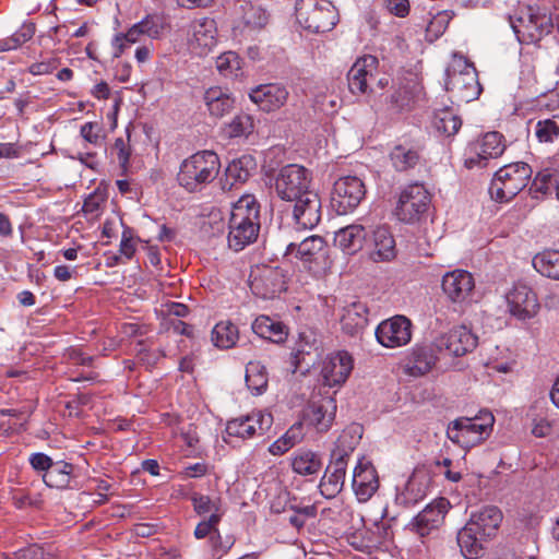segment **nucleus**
<instances>
[{
  "label": "nucleus",
  "mask_w": 559,
  "mask_h": 559,
  "mask_svg": "<svg viewBox=\"0 0 559 559\" xmlns=\"http://www.w3.org/2000/svg\"><path fill=\"white\" fill-rule=\"evenodd\" d=\"M273 418L269 413L253 412L247 416L231 419L227 423L228 437L249 439L255 435H262L272 425Z\"/></svg>",
  "instance_id": "4468645a"
},
{
  "label": "nucleus",
  "mask_w": 559,
  "mask_h": 559,
  "mask_svg": "<svg viewBox=\"0 0 559 559\" xmlns=\"http://www.w3.org/2000/svg\"><path fill=\"white\" fill-rule=\"evenodd\" d=\"M35 34V25L33 23L23 24L11 36L0 39V51L13 50L28 41Z\"/></svg>",
  "instance_id": "8fccbe9b"
},
{
  "label": "nucleus",
  "mask_w": 559,
  "mask_h": 559,
  "mask_svg": "<svg viewBox=\"0 0 559 559\" xmlns=\"http://www.w3.org/2000/svg\"><path fill=\"white\" fill-rule=\"evenodd\" d=\"M119 252L127 260H130L135 252V243L130 229H126L122 233Z\"/></svg>",
  "instance_id": "338daca9"
},
{
  "label": "nucleus",
  "mask_w": 559,
  "mask_h": 559,
  "mask_svg": "<svg viewBox=\"0 0 559 559\" xmlns=\"http://www.w3.org/2000/svg\"><path fill=\"white\" fill-rule=\"evenodd\" d=\"M457 545L466 559H478L484 556L487 538L476 533L473 527L465 524L457 533Z\"/></svg>",
  "instance_id": "473e14b6"
},
{
  "label": "nucleus",
  "mask_w": 559,
  "mask_h": 559,
  "mask_svg": "<svg viewBox=\"0 0 559 559\" xmlns=\"http://www.w3.org/2000/svg\"><path fill=\"white\" fill-rule=\"evenodd\" d=\"M295 250L296 257L306 263L326 264V242L320 236H310L299 245L290 242L286 248V254H292Z\"/></svg>",
  "instance_id": "4be33fe9"
},
{
  "label": "nucleus",
  "mask_w": 559,
  "mask_h": 559,
  "mask_svg": "<svg viewBox=\"0 0 559 559\" xmlns=\"http://www.w3.org/2000/svg\"><path fill=\"white\" fill-rule=\"evenodd\" d=\"M368 323V308L361 301H354L343 308L341 316L342 330L355 336L362 332Z\"/></svg>",
  "instance_id": "2f4dec72"
},
{
  "label": "nucleus",
  "mask_w": 559,
  "mask_h": 559,
  "mask_svg": "<svg viewBox=\"0 0 559 559\" xmlns=\"http://www.w3.org/2000/svg\"><path fill=\"white\" fill-rule=\"evenodd\" d=\"M507 302L510 313L520 320L533 318L539 309L536 294L525 284L514 285Z\"/></svg>",
  "instance_id": "2eb2a0df"
},
{
  "label": "nucleus",
  "mask_w": 559,
  "mask_h": 559,
  "mask_svg": "<svg viewBox=\"0 0 559 559\" xmlns=\"http://www.w3.org/2000/svg\"><path fill=\"white\" fill-rule=\"evenodd\" d=\"M449 501L440 498L428 504L421 512L414 518L411 525L413 530L420 536H427L432 530L437 528L444 520V515L449 510Z\"/></svg>",
  "instance_id": "412c9836"
},
{
  "label": "nucleus",
  "mask_w": 559,
  "mask_h": 559,
  "mask_svg": "<svg viewBox=\"0 0 559 559\" xmlns=\"http://www.w3.org/2000/svg\"><path fill=\"white\" fill-rule=\"evenodd\" d=\"M139 27L142 29L143 35L155 39L162 36L164 23L158 15H147L139 22Z\"/></svg>",
  "instance_id": "6e6d98bb"
},
{
  "label": "nucleus",
  "mask_w": 559,
  "mask_h": 559,
  "mask_svg": "<svg viewBox=\"0 0 559 559\" xmlns=\"http://www.w3.org/2000/svg\"><path fill=\"white\" fill-rule=\"evenodd\" d=\"M532 263L543 276L559 281V250H544L533 258Z\"/></svg>",
  "instance_id": "79ce46f5"
},
{
  "label": "nucleus",
  "mask_w": 559,
  "mask_h": 559,
  "mask_svg": "<svg viewBox=\"0 0 559 559\" xmlns=\"http://www.w3.org/2000/svg\"><path fill=\"white\" fill-rule=\"evenodd\" d=\"M437 356L430 345L416 344L404 359L405 373L419 377L429 372L436 365Z\"/></svg>",
  "instance_id": "b1692460"
},
{
  "label": "nucleus",
  "mask_w": 559,
  "mask_h": 559,
  "mask_svg": "<svg viewBox=\"0 0 559 559\" xmlns=\"http://www.w3.org/2000/svg\"><path fill=\"white\" fill-rule=\"evenodd\" d=\"M429 480L430 478L426 472H414L404 485L403 490L396 496L399 503L409 507L421 501L427 495Z\"/></svg>",
  "instance_id": "c756f323"
},
{
  "label": "nucleus",
  "mask_w": 559,
  "mask_h": 559,
  "mask_svg": "<svg viewBox=\"0 0 559 559\" xmlns=\"http://www.w3.org/2000/svg\"><path fill=\"white\" fill-rule=\"evenodd\" d=\"M221 160L214 151H200L183 159L177 181L188 192H200L218 175Z\"/></svg>",
  "instance_id": "7ed1b4c3"
},
{
  "label": "nucleus",
  "mask_w": 559,
  "mask_h": 559,
  "mask_svg": "<svg viewBox=\"0 0 559 559\" xmlns=\"http://www.w3.org/2000/svg\"><path fill=\"white\" fill-rule=\"evenodd\" d=\"M495 417L488 411H480L474 417H460L447 428L448 438L464 449L473 448L486 440L493 427Z\"/></svg>",
  "instance_id": "39448f33"
},
{
  "label": "nucleus",
  "mask_w": 559,
  "mask_h": 559,
  "mask_svg": "<svg viewBox=\"0 0 559 559\" xmlns=\"http://www.w3.org/2000/svg\"><path fill=\"white\" fill-rule=\"evenodd\" d=\"M535 135L540 143H554L559 138V123L556 117L538 120Z\"/></svg>",
  "instance_id": "3c124183"
},
{
  "label": "nucleus",
  "mask_w": 559,
  "mask_h": 559,
  "mask_svg": "<svg viewBox=\"0 0 559 559\" xmlns=\"http://www.w3.org/2000/svg\"><path fill=\"white\" fill-rule=\"evenodd\" d=\"M366 195V187L357 176L341 177L334 182L331 204L340 215L356 209Z\"/></svg>",
  "instance_id": "1a4fd4ad"
},
{
  "label": "nucleus",
  "mask_w": 559,
  "mask_h": 559,
  "mask_svg": "<svg viewBox=\"0 0 559 559\" xmlns=\"http://www.w3.org/2000/svg\"><path fill=\"white\" fill-rule=\"evenodd\" d=\"M216 68L224 76H237L240 70V59L234 51L224 52L217 57Z\"/></svg>",
  "instance_id": "864d4df0"
},
{
  "label": "nucleus",
  "mask_w": 559,
  "mask_h": 559,
  "mask_svg": "<svg viewBox=\"0 0 559 559\" xmlns=\"http://www.w3.org/2000/svg\"><path fill=\"white\" fill-rule=\"evenodd\" d=\"M395 239L385 226H379L372 234V248L369 257L373 262H390L396 257Z\"/></svg>",
  "instance_id": "c85d7f7f"
},
{
  "label": "nucleus",
  "mask_w": 559,
  "mask_h": 559,
  "mask_svg": "<svg viewBox=\"0 0 559 559\" xmlns=\"http://www.w3.org/2000/svg\"><path fill=\"white\" fill-rule=\"evenodd\" d=\"M335 412V400L331 396H326L309 404L306 411V418L317 431L325 432L331 428L334 421Z\"/></svg>",
  "instance_id": "a878e982"
},
{
  "label": "nucleus",
  "mask_w": 559,
  "mask_h": 559,
  "mask_svg": "<svg viewBox=\"0 0 559 559\" xmlns=\"http://www.w3.org/2000/svg\"><path fill=\"white\" fill-rule=\"evenodd\" d=\"M304 438V427L301 423H295L281 438L275 440L269 448L273 455H283Z\"/></svg>",
  "instance_id": "a18cd8bd"
},
{
  "label": "nucleus",
  "mask_w": 559,
  "mask_h": 559,
  "mask_svg": "<svg viewBox=\"0 0 559 559\" xmlns=\"http://www.w3.org/2000/svg\"><path fill=\"white\" fill-rule=\"evenodd\" d=\"M266 369L259 361H250L246 368V383L253 394H262L267 386Z\"/></svg>",
  "instance_id": "de8ad7c7"
},
{
  "label": "nucleus",
  "mask_w": 559,
  "mask_h": 559,
  "mask_svg": "<svg viewBox=\"0 0 559 559\" xmlns=\"http://www.w3.org/2000/svg\"><path fill=\"white\" fill-rule=\"evenodd\" d=\"M477 344L478 337L464 325L455 326L435 340V345L439 350H445L454 357L464 356L474 350Z\"/></svg>",
  "instance_id": "ddd939ff"
},
{
  "label": "nucleus",
  "mask_w": 559,
  "mask_h": 559,
  "mask_svg": "<svg viewBox=\"0 0 559 559\" xmlns=\"http://www.w3.org/2000/svg\"><path fill=\"white\" fill-rule=\"evenodd\" d=\"M238 338V328L230 321H221L212 330V342L218 348H231L236 345Z\"/></svg>",
  "instance_id": "37998d69"
},
{
  "label": "nucleus",
  "mask_w": 559,
  "mask_h": 559,
  "mask_svg": "<svg viewBox=\"0 0 559 559\" xmlns=\"http://www.w3.org/2000/svg\"><path fill=\"white\" fill-rule=\"evenodd\" d=\"M298 23L312 33H325L333 29L338 13L328 0H300L296 5Z\"/></svg>",
  "instance_id": "0eeeda50"
},
{
  "label": "nucleus",
  "mask_w": 559,
  "mask_h": 559,
  "mask_svg": "<svg viewBox=\"0 0 559 559\" xmlns=\"http://www.w3.org/2000/svg\"><path fill=\"white\" fill-rule=\"evenodd\" d=\"M474 287V277L465 270L448 272L442 278V290L452 302L462 304L467 300Z\"/></svg>",
  "instance_id": "6ab92c4d"
},
{
  "label": "nucleus",
  "mask_w": 559,
  "mask_h": 559,
  "mask_svg": "<svg viewBox=\"0 0 559 559\" xmlns=\"http://www.w3.org/2000/svg\"><path fill=\"white\" fill-rule=\"evenodd\" d=\"M191 502L193 506V510L198 515L219 512L218 504L206 495L194 492L191 496Z\"/></svg>",
  "instance_id": "4d7b16f0"
},
{
  "label": "nucleus",
  "mask_w": 559,
  "mask_h": 559,
  "mask_svg": "<svg viewBox=\"0 0 559 559\" xmlns=\"http://www.w3.org/2000/svg\"><path fill=\"white\" fill-rule=\"evenodd\" d=\"M222 520L221 512L212 513L207 519L199 522L194 528L193 535L197 539H203L205 537H210L211 534L216 531L219 522Z\"/></svg>",
  "instance_id": "5fc2aeb1"
},
{
  "label": "nucleus",
  "mask_w": 559,
  "mask_h": 559,
  "mask_svg": "<svg viewBox=\"0 0 559 559\" xmlns=\"http://www.w3.org/2000/svg\"><path fill=\"white\" fill-rule=\"evenodd\" d=\"M253 129L254 123L252 117L241 112L236 115L229 123L225 124L224 133L227 138L234 139L248 136L253 132Z\"/></svg>",
  "instance_id": "09e8293b"
},
{
  "label": "nucleus",
  "mask_w": 559,
  "mask_h": 559,
  "mask_svg": "<svg viewBox=\"0 0 559 559\" xmlns=\"http://www.w3.org/2000/svg\"><path fill=\"white\" fill-rule=\"evenodd\" d=\"M366 236L367 233L362 225L352 224L335 231L334 245L343 253L353 255L362 249Z\"/></svg>",
  "instance_id": "cd10ccee"
},
{
  "label": "nucleus",
  "mask_w": 559,
  "mask_h": 559,
  "mask_svg": "<svg viewBox=\"0 0 559 559\" xmlns=\"http://www.w3.org/2000/svg\"><path fill=\"white\" fill-rule=\"evenodd\" d=\"M311 185V171L297 164L282 167L274 182L276 195L283 201L294 203L293 219L304 229L314 228L322 215L321 199Z\"/></svg>",
  "instance_id": "f257e3e1"
},
{
  "label": "nucleus",
  "mask_w": 559,
  "mask_h": 559,
  "mask_svg": "<svg viewBox=\"0 0 559 559\" xmlns=\"http://www.w3.org/2000/svg\"><path fill=\"white\" fill-rule=\"evenodd\" d=\"M452 15L448 11L437 13L427 26V32L432 33L436 37L443 34L447 29Z\"/></svg>",
  "instance_id": "052dcab7"
},
{
  "label": "nucleus",
  "mask_w": 559,
  "mask_h": 559,
  "mask_svg": "<svg viewBox=\"0 0 559 559\" xmlns=\"http://www.w3.org/2000/svg\"><path fill=\"white\" fill-rule=\"evenodd\" d=\"M320 346L319 333L312 328H302L298 333V340L295 345V356L297 359H304L305 355L317 353Z\"/></svg>",
  "instance_id": "49530a36"
},
{
  "label": "nucleus",
  "mask_w": 559,
  "mask_h": 559,
  "mask_svg": "<svg viewBox=\"0 0 559 559\" xmlns=\"http://www.w3.org/2000/svg\"><path fill=\"white\" fill-rule=\"evenodd\" d=\"M504 150L503 135L497 131L488 132L480 140L469 144L465 166L469 169L485 167L488 159L498 158Z\"/></svg>",
  "instance_id": "9b49d317"
},
{
  "label": "nucleus",
  "mask_w": 559,
  "mask_h": 559,
  "mask_svg": "<svg viewBox=\"0 0 559 559\" xmlns=\"http://www.w3.org/2000/svg\"><path fill=\"white\" fill-rule=\"evenodd\" d=\"M80 133L86 142L95 146H103L105 136L102 134V127L97 122L84 123Z\"/></svg>",
  "instance_id": "13d9d810"
},
{
  "label": "nucleus",
  "mask_w": 559,
  "mask_h": 559,
  "mask_svg": "<svg viewBox=\"0 0 559 559\" xmlns=\"http://www.w3.org/2000/svg\"><path fill=\"white\" fill-rule=\"evenodd\" d=\"M251 328L257 335L273 343H283L288 336L287 326L269 316H259Z\"/></svg>",
  "instance_id": "c9c22d12"
},
{
  "label": "nucleus",
  "mask_w": 559,
  "mask_h": 559,
  "mask_svg": "<svg viewBox=\"0 0 559 559\" xmlns=\"http://www.w3.org/2000/svg\"><path fill=\"white\" fill-rule=\"evenodd\" d=\"M390 158L393 164V167L397 171H406L418 165L421 157L418 150L414 147H408L406 145H396L392 150Z\"/></svg>",
  "instance_id": "c03bdc74"
},
{
  "label": "nucleus",
  "mask_w": 559,
  "mask_h": 559,
  "mask_svg": "<svg viewBox=\"0 0 559 559\" xmlns=\"http://www.w3.org/2000/svg\"><path fill=\"white\" fill-rule=\"evenodd\" d=\"M255 167V159L251 155L233 159L225 169V178L222 179L223 190H231L236 185L246 182Z\"/></svg>",
  "instance_id": "7c9ffc66"
},
{
  "label": "nucleus",
  "mask_w": 559,
  "mask_h": 559,
  "mask_svg": "<svg viewBox=\"0 0 559 559\" xmlns=\"http://www.w3.org/2000/svg\"><path fill=\"white\" fill-rule=\"evenodd\" d=\"M16 559H58L57 556L47 551L44 547L32 545L15 552Z\"/></svg>",
  "instance_id": "bf43d9fd"
},
{
  "label": "nucleus",
  "mask_w": 559,
  "mask_h": 559,
  "mask_svg": "<svg viewBox=\"0 0 559 559\" xmlns=\"http://www.w3.org/2000/svg\"><path fill=\"white\" fill-rule=\"evenodd\" d=\"M241 21L249 31H261L270 22V13L259 4L246 2L241 4Z\"/></svg>",
  "instance_id": "a19ab883"
},
{
  "label": "nucleus",
  "mask_w": 559,
  "mask_h": 559,
  "mask_svg": "<svg viewBox=\"0 0 559 559\" xmlns=\"http://www.w3.org/2000/svg\"><path fill=\"white\" fill-rule=\"evenodd\" d=\"M377 341L384 347H401L411 342L412 322L404 316L382 321L376 329Z\"/></svg>",
  "instance_id": "f8f14e48"
},
{
  "label": "nucleus",
  "mask_w": 559,
  "mask_h": 559,
  "mask_svg": "<svg viewBox=\"0 0 559 559\" xmlns=\"http://www.w3.org/2000/svg\"><path fill=\"white\" fill-rule=\"evenodd\" d=\"M112 150L117 154L118 163L123 171L128 170L131 156V146L122 138L116 139Z\"/></svg>",
  "instance_id": "680f3d73"
},
{
  "label": "nucleus",
  "mask_w": 559,
  "mask_h": 559,
  "mask_svg": "<svg viewBox=\"0 0 559 559\" xmlns=\"http://www.w3.org/2000/svg\"><path fill=\"white\" fill-rule=\"evenodd\" d=\"M73 476V464L66 461H56L47 471V474H43V481L50 488L67 489L70 487Z\"/></svg>",
  "instance_id": "4c0bfd02"
},
{
  "label": "nucleus",
  "mask_w": 559,
  "mask_h": 559,
  "mask_svg": "<svg viewBox=\"0 0 559 559\" xmlns=\"http://www.w3.org/2000/svg\"><path fill=\"white\" fill-rule=\"evenodd\" d=\"M353 358L347 352H338L329 356L322 366L321 379L325 386H341L353 370Z\"/></svg>",
  "instance_id": "dca6fc26"
},
{
  "label": "nucleus",
  "mask_w": 559,
  "mask_h": 559,
  "mask_svg": "<svg viewBox=\"0 0 559 559\" xmlns=\"http://www.w3.org/2000/svg\"><path fill=\"white\" fill-rule=\"evenodd\" d=\"M511 26L522 43H536L549 32V19L528 12L511 20Z\"/></svg>",
  "instance_id": "aec40b11"
},
{
  "label": "nucleus",
  "mask_w": 559,
  "mask_h": 559,
  "mask_svg": "<svg viewBox=\"0 0 559 559\" xmlns=\"http://www.w3.org/2000/svg\"><path fill=\"white\" fill-rule=\"evenodd\" d=\"M430 202V193L423 185H409L400 194L395 214L401 222L407 224L419 222L426 215Z\"/></svg>",
  "instance_id": "6e6552de"
},
{
  "label": "nucleus",
  "mask_w": 559,
  "mask_h": 559,
  "mask_svg": "<svg viewBox=\"0 0 559 559\" xmlns=\"http://www.w3.org/2000/svg\"><path fill=\"white\" fill-rule=\"evenodd\" d=\"M356 445V441L347 431L337 438L331 453V461L321 478L319 488L328 499L338 495L345 483L347 462Z\"/></svg>",
  "instance_id": "20e7f679"
},
{
  "label": "nucleus",
  "mask_w": 559,
  "mask_h": 559,
  "mask_svg": "<svg viewBox=\"0 0 559 559\" xmlns=\"http://www.w3.org/2000/svg\"><path fill=\"white\" fill-rule=\"evenodd\" d=\"M386 10L399 17H405L409 13L408 0H383Z\"/></svg>",
  "instance_id": "69168bd1"
},
{
  "label": "nucleus",
  "mask_w": 559,
  "mask_h": 559,
  "mask_svg": "<svg viewBox=\"0 0 559 559\" xmlns=\"http://www.w3.org/2000/svg\"><path fill=\"white\" fill-rule=\"evenodd\" d=\"M379 479L376 468L369 462H359L354 468L353 489L360 502L368 501L378 490Z\"/></svg>",
  "instance_id": "5701e85b"
},
{
  "label": "nucleus",
  "mask_w": 559,
  "mask_h": 559,
  "mask_svg": "<svg viewBox=\"0 0 559 559\" xmlns=\"http://www.w3.org/2000/svg\"><path fill=\"white\" fill-rule=\"evenodd\" d=\"M559 182L558 171L554 168H544L538 171L532 182L531 190L545 194L549 187Z\"/></svg>",
  "instance_id": "603ef678"
},
{
  "label": "nucleus",
  "mask_w": 559,
  "mask_h": 559,
  "mask_svg": "<svg viewBox=\"0 0 559 559\" xmlns=\"http://www.w3.org/2000/svg\"><path fill=\"white\" fill-rule=\"evenodd\" d=\"M203 100L212 117L222 118L233 108L235 100L227 90L219 86H212L204 93Z\"/></svg>",
  "instance_id": "f704fd0d"
},
{
  "label": "nucleus",
  "mask_w": 559,
  "mask_h": 559,
  "mask_svg": "<svg viewBox=\"0 0 559 559\" xmlns=\"http://www.w3.org/2000/svg\"><path fill=\"white\" fill-rule=\"evenodd\" d=\"M207 472H209L207 464H205L204 462H200V463H195V464L187 466L183 471V474L187 477L199 478V477L206 475Z\"/></svg>",
  "instance_id": "774afa93"
},
{
  "label": "nucleus",
  "mask_w": 559,
  "mask_h": 559,
  "mask_svg": "<svg viewBox=\"0 0 559 559\" xmlns=\"http://www.w3.org/2000/svg\"><path fill=\"white\" fill-rule=\"evenodd\" d=\"M190 44L198 53H207L217 43L216 23L213 19L202 17L192 22Z\"/></svg>",
  "instance_id": "bb28decb"
},
{
  "label": "nucleus",
  "mask_w": 559,
  "mask_h": 559,
  "mask_svg": "<svg viewBox=\"0 0 559 559\" xmlns=\"http://www.w3.org/2000/svg\"><path fill=\"white\" fill-rule=\"evenodd\" d=\"M502 519V512L498 507L487 506L474 512L466 524L489 540L496 536Z\"/></svg>",
  "instance_id": "393cba45"
},
{
  "label": "nucleus",
  "mask_w": 559,
  "mask_h": 559,
  "mask_svg": "<svg viewBox=\"0 0 559 559\" xmlns=\"http://www.w3.org/2000/svg\"><path fill=\"white\" fill-rule=\"evenodd\" d=\"M28 462L34 471L47 474V471H49L50 466L55 461L49 455L41 452H37L31 454Z\"/></svg>",
  "instance_id": "e2e57ef3"
},
{
  "label": "nucleus",
  "mask_w": 559,
  "mask_h": 559,
  "mask_svg": "<svg viewBox=\"0 0 559 559\" xmlns=\"http://www.w3.org/2000/svg\"><path fill=\"white\" fill-rule=\"evenodd\" d=\"M251 289L263 299L274 298L284 289L281 273L272 269L264 270L261 275L253 278Z\"/></svg>",
  "instance_id": "72a5a7b5"
},
{
  "label": "nucleus",
  "mask_w": 559,
  "mask_h": 559,
  "mask_svg": "<svg viewBox=\"0 0 559 559\" xmlns=\"http://www.w3.org/2000/svg\"><path fill=\"white\" fill-rule=\"evenodd\" d=\"M228 228V246L235 251L257 240L260 231V204L253 195H242L234 204Z\"/></svg>",
  "instance_id": "f03ea898"
},
{
  "label": "nucleus",
  "mask_w": 559,
  "mask_h": 559,
  "mask_svg": "<svg viewBox=\"0 0 559 559\" xmlns=\"http://www.w3.org/2000/svg\"><path fill=\"white\" fill-rule=\"evenodd\" d=\"M378 66L377 57L371 55L357 59L347 73L349 91L355 95L368 93L369 84L374 79Z\"/></svg>",
  "instance_id": "f3484780"
},
{
  "label": "nucleus",
  "mask_w": 559,
  "mask_h": 559,
  "mask_svg": "<svg viewBox=\"0 0 559 559\" xmlns=\"http://www.w3.org/2000/svg\"><path fill=\"white\" fill-rule=\"evenodd\" d=\"M447 91L451 92L461 102L469 103L479 97L481 86L475 68L465 63L462 70L454 67L447 70Z\"/></svg>",
  "instance_id": "9d476101"
},
{
  "label": "nucleus",
  "mask_w": 559,
  "mask_h": 559,
  "mask_svg": "<svg viewBox=\"0 0 559 559\" xmlns=\"http://www.w3.org/2000/svg\"><path fill=\"white\" fill-rule=\"evenodd\" d=\"M288 96V90L277 83L261 84L249 93L251 102L265 112L282 108L287 103Z\"/></svg>",
  "instance_id": "a211bd4d"
},
{
  "label": "nucleus",
  "mask_w": 559,
  "mask_h": 559,
  "mask_svg": "<svg viewBox=\"0 0 559 559\" xmlns=\"http://www.w3.org/2000/svg\"><path fill=\"white\" fill-rule=\"evenodd\" d=\"M321 467V457L310 450H298L292 459L293 471L302 476L317 474Z\"/></svg>",
  "instance_id": "ea45409f"
},
{
  "label": "nucleus",
  "mask_w": 559,
  "mask_h": 559,
  "mask_svg": "<svg viewBox=\"0 0 559 559\" xmlns=\"http://www.w3.org/2000/svg\"><path fill=\"white\" fill-rule=\"evenodd\" d=\"M432 126L436 131L448 138L453 136L462 127V119L451 107L435 110Z\"/></svg>",
  "instance_id": "58836bf2"
},
{
  "label": "nucleus",
  "mask_w": 559,
  "mask_h": 559,
  "mask_svg": "<svg viewBox=\"0 0 559 559\" xmlns=\"http://www.w3.org/2000/svg\"><path fill=\"white\" fill-rule=\"evenodd\" d=\"M532 174L531 166L523 162L501 167L489 186L491 199L500 203L511 201L527 186Z\"/></svg>",
  "instance_id": "423d86ee"
},
{
  "label": "nucleus",
  "mask_w": 559,
  "mask_h": 559,
  "mask_svg": "<svg viewBox=\"0 0 559 559\" xmlns=\"http://www.w3.org/2000/svg\"><path fill=\"white\" fill-rule=\"evenodd\" d=\"M59 66V62L55 58H48L39 62H35L29 66L28 71L33 75H45L51 73Z\"/></svg>",
  "instance_id": "0e129e2a"
},
{
  "label": "nucleus",
  "mask_w": 559,
  "mask_h": 559,
  "mask_svg": "<svg viewBox=\"0 0 559 559\" xmlns=\"http://www.w3.org/2000/svg\"><path fill=\"white\" fill-rule=\"evenodd\" d=\"M421 86L416 79H404L390 97V103L397 109L409 108L419 97Z\"/></svg>",
  "instance_id": "e433bc0d"
}]
</instances>
